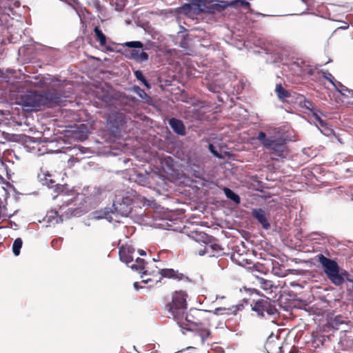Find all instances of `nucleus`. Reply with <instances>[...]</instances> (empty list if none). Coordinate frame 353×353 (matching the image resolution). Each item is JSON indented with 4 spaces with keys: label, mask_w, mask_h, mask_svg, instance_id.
<instances>
[{
    "label": "nucleus",
    "mask_w": 353,
    "mask_h": 353,
    "mask_svg": "<svg viewBox=\"0 0 353 353\" xmlns=\"http://www.w3.org/2000/svg\"><path fill=\"white\" fill-rule=\"evenodd\" d=\"M64 97L57 90L48 89L43 92L27 91L20 97V104L26 110H39L41 108L61 105Z\"/></svg>",
    "instance_id": "nucleus-1"
},
{
    "label": "nucleus",
    "mask_w": 353,
    "mask_h": 353,
    "mask_svg": "<svg viewBox=\"0 0 353 353\" xmlns=\"http://www.w3.org/2000/svg\"><path fill=\"white\" fill-rule=\"evenodd\" d=\"M176 324L181 329L183 334L188 331L197 332L202 343H204L211 334L209 329L211 323L208 312L205 310L191 308Z\"/></svg>",
    "instance_id": "nucleus-2"
},
{
    "label": "nucleus",
    "mask_w": 353,
    "mask_h": 353,
    "mask_svg": "<svg viewBox=\"0 0 353 353\" xmlns=\"http://www.w3.org/2000/svg\"><path fill=\"white\" fill-rule=\"evenodd\" d=\"M188 294L185 290H176L171 294L170 301H167L164 306V312L167 317L176 323L184 317L188 309Z\"/></svg>",
    "instance_id": "nucleus-3"
},
{
    "label": "nucleus",
    "mask_w": 353,
    "mask_h": 353,
    "mask_svg": "<svg viewBox=\"0 0 353 353\" xmlns=\"http://www.w3.org/2000/svg\"><path fill=\"white\" fill-rule=\"evenodd\" d=\"M229 6V3L225 1L217 0H196L191 4L185 5L189 12L194 14L201 13L214 14L223 11Z\"/></svg>",
    "instance_id": "nucleus-4"
},
{
    "label": "nucleus",
    "mask_w": 353,
    "mask_h": 353,
    "mask_svg": "<svg viewBox=\"0 0 353 353\" xmlns=\"http://www.w3.org/2000/svg\"><path fill=\"white\" fill-rule=\"evenodd\" d=\"M316 257L322 265L324 273L332 283L336 286L343 285L341 270L338 263L334 260L327 258L323 254H319Z\"/></svg>",
    "instance_id": "nucleus-5"
},
{
    "label": "nucleus",
    "mask_w": 353,
    "mask_h": 353,
    "mask_svg": "<svg viewBox=\"0 0 353 353\" xmlns=\"http://www.w3.org/2000/svg\"><path fill=\"white\" fill-rule=\"evenodd\" d=\"M256 139L259 140L263 147L269 150L271 154H274L277 157H283V152L286 150V140L282 137H267L266 134L260 131L258 134Z\"/></svg>",
    "instance_id": "nucleus-6"
},
{
    "label": "nucleus",
    "mask_w": 353,
    "mask_h": 353,
    "mask_svg": "<svg viewBox=\"0 0 353 353\" xmlns=\"http://www.w3.org/2000/svg\"><path fill=\"white\" fill-rule=\"evenodd\" d=\"M252 310L256 312L259 316L265 317L266 315L274 316L278 314L275 305L269 300L261 299L256 301L252 306Z\"/></svg>",
    "instance_id": "nucleus-7"
},
{
    "label": "nucleus",
    "mask_w": 353,
    "mask_h": 353,
    "mask_svg": "<svg viewBox=\"0 0 353 353\" xmlns=\"http://www.w3.org/2000/svg\"><path fill=\"white\" fill-rule=\"evenodd\" d=\"M113 206L117 212L127 216L132 210V199L129 196L123 197L121 201H115Z\"/></svg>",
    "instance_id": "nucleus-8"
},
{
    "label": "nucleus",
    "mask_w": 353,
    "mask_h": 353,
    "mask_svg": "<svg viewBox=\"0 0 353 353\" xmlns=\"http://www.w3.org/2000/svg\"><path fill=\"white\" fill-rule=\"evenodd\" d=\"M252 216L255 219L265 230L270 228V223L268 219V213L261 208H254L251 212Z\"/></svg>",
    "instance_id": "nucleus-9"
},
{
    "label": "nucleus",
    "mask_w": 353,
    "mask_h": 353,
    "mask_svg": "<svg viewBox=\"0 0 353 353\" xmlns=\"http://www.w3.org/2000/svg\"><path fill=\"white\" fill-rule=\"evenodd\" d=\"M161 277L171 279L176 281H190V279L184 274L171 268H164L159 270Z\"/></svg>",
    "instance_id": "nucleus-10"
},
{
    "label": "nucleus",
    "mask_w": 353,
    "mask_h": 353,
    "mask_svg": "<svg viewBox=\"0 0 353 353\" xmlns=\"http://www.w3.org/2000/svg\"><path fill=\"white\" fill-rule=\"evenodd\" d=\"M134 253V248L128 244L122 245L119 248V254L120 260L125 263L127 265H129L133 262Z\"/></svg>",
    "instance_id": "nucleus-11"
},
{
    "label": "nucleus",
    "mask_w": 353,
    "mask_h": 353,
    "mask_svg": "<svg viewBox=\"0 0 353 353\" xmlns=\"http://www.w3.org/2000/svg\"><path fill=\"white\" fill-rule=\"evenodd\" d=\"M38 177L43 181V183L47 185L49 188H54L55 191L57 192L63 191V187L56 183L54 176L48 172H43L41 171V173L38 174Z\"/></svg>",
    "instance_id": "nucleus-12"
},
{
    "label": "nucleus",
    "mask_w": 353,
    "mask_h": 353,
    "mask_svg": "<svg viewBox=\"0 0 353 353\" xmlns=\"http://www.w3.org/2000/svg\"><path fill=\"white\" fill-rule=\"evenodd\" d=\"M244 308L243 304L233 305L228 307H216L214 313L216 315L236 316L239 311H242Z\"/></svg>",
    "instance_id": "nucleus-13"
},
{
    "label": "nucleus",
    "mask_w": 353,
    "mask_h": 353,
    "mask_svg": "<svg viewBox=\"0 0 353 353\" xmlns=\"http://www.w3.org/2000/svg\"><path fill=\"white\" fill-rule=\"evenodd\" d=\"M265 347L268 353H283L280 339L277 336H270Z\"/></svg>",
    "instance_id": "nucleus-14"
},
{
    "label": "nucleus",
    "mask_w": 353,
    "mask_h": 353,
    "mask_svg": "<svg viewBox=\"0 0 353 353\" xmlns=\"http://www.w3.org/2000/svg\"><path fill=\"white\" fill-rule=\"evenodd\" d=\"M109 121L113 127L119 129L125 124V115L120 112H112L109 117Z\"/></svg>",
    "instance_id": "nucleus-15"
},
{
    "label": "nucleus",
    "mask_w": 353,
    "mask_h": 353,
    "mask_svg": "<svg viewBox=\"0 0 353 353\" xmlns=\"http://www.w3.org/2000/svg\"><path fill=\"white\" fill-rule=\"evenodd\" d=\"M168 123L172 130L178 135L185 136L186 134L185 126L183 122L176 118H171L168 121Z\"/></svg>",
    "instance_id": "nucleus-16"
},
{
    "label": "nucleus",
    "mask_w": 353,
    "mask_h": 353,
    "mask_svg": "<svg viewBox=\"0 0 353 353\" xmlns=\"http://www.w3.org/2000/svg\"><path fill=\"white\" fill-rule=\"evenodd\" d=\"M256 279L259 287L268 294H271L273 292V288H276V287L274 286L272 281L270 280H266L258 276H256Z\"/></svg>",
    "instance_id": "nucleus-17"
},
{
    "label": "nucleus",
    "mask_w": 353,
    "mask_h": 353,
    "mask_svg": "<svg viewBox=\"0 0 353 353\" xmlns=\"http://www.w3.org/2000/svg\"><path fill=\"white\" fill-rule=\"evenodd\" d=\"M343 284L345 283L346 290L348 294L353 293V278L350 274L344 270H341Z\"/></svg>",
    "instance_id": "nucleus-18"
},
{
    "label": "nucleus",
    "mask_w": 353,
    "mask_h": 353,
    "mask_svg": "<svg viewBox=\"0 0 353 353\" xmlns=\"http://www.w3.org/2000/svg\"><path fill=\"white\" fill-rule=\"evenodd\" d=\"M145 260L137 257L135 260V262L131 263L130 264H129L128 266L130 268H131L132 270L139 272V273H143V274H146L147 271L145 270Z\"/></svg>",
    "instance_id": "nucleus-19"
},
{
    "label": "nucleus",
    "mask_w": 353,
    "mask_h": 353,
    "mask_svg": "<svg viewBox=\"0 0 353 353\" xmlns=\"http://www.w3.org/2000/svg\"><path fill=\"white\" fill-rule=\"evenodd\" d=\"M210 250H211L212 256H219L221 254V252L223 251V248L219 244L214 243L205 246V250L202 252H200L199 254L203 255L205 253L209 252Z\"/></svg>",
    "instance_id": "nucleus-20"
},
{
    "label": "nucleus",
    "mask_w": 353,
    "mask_h": 353,
    "mask_svg": "<svg viewBox=\"0 0 353 353\" xmlns=\"http://www.w3.org/2000/svg\"><path fill=\"white\" fill-rule=\"evenodd\" d=\"M148 54L145 52H140L139 50H132L130 51V58L137 62L145 61L148 59Z\"/></svg>",
    "instance_id": "nucleus-21"
},
{
    "label": "nucleus",
    "mask_w": 353,
    "mask_h": 353,
    "mask_svg": "<svg viewBox=\"0 0 353 353\" xmlns=\"http://www.w3.org/2000/svg\"><path fill=\"white\" fill-rule=\"evenodd\" d=\"M95 39L99 42L101 46L104 47L107 43L105 35L103 33L99 26H96L94 29Z\"/></svg>",
    "instance_id": "nucleus-22"
},
{
    "label": "nucleus",
    "mask_w": 353,
    "mask_h": 353,
    "mask_svg": "<svg viewBox=\"0 0 353 353\" xmlns=\"http://www.w3.org/2000/svg\"><path fill=\"white\" fill-rule=\"evenodd\" d=\"M275 92L279 99L282 101L285 100L286 98H289L291 96L290 92L288 90H285L281 85V84L276 85Z\"/></svg>",
    "instance_id": "nucleus-23"
},
{
    "label": "nucleus",
    "mask_w": 353,
    "mask_h": 353,
    "mask_svg": "<svg viewBox=\"0 0 353 353\" xmlns=\"http://www.w3.org/2000/svg\"><path fill=\"white\" fill-rule=\"evenodd\" d=\"M132 90L139 96L143 101L148 103L151 100L150 96L145 92L143 89L141 88L139 86L134 85L132 88Z\"/></svg>",
    "instance_id": "nucleus-24"
},
{
    "label": "nucleus",
    "mask_w": 353,
    "mask_h": 353,
    "mask_svg": "<svg viewBox=\"0 0 353 353\" xmlns=\"http://www.w3.org/2000/svg\"><path fill=\"white\" fill-rule=\"evenodd\" d=\"M223 192L227 196V198L232 200L233 202H234L236 204H239L241 201L240 197L238 194H236L235 192H234L232 190H230L228 188H224Z\"/></svg>",
    "instance_id": "nucleus-25"
},
{
    "label": "nucleus",
    "mask_w": 353,
    "mask_h": 353,
    "mask_svg": "<svg viewBox=\"0 0 353 353\" xmlns=\"http://www.w3.org/2000/svg\"><path fill=\"white\" fill-rule=\"evenodd\" d=\"M23 245V241L21 238H17L12 245V252L15 256H19Z\"/></svg>",
    "instance_id": "nucleus-26"
},
{
    "label": "nucleus",
    "mask_w": 353,
    "mask_h": 353,
    "mask_svg": "<svg viewBox=\"0 0 353 353\" xmlns=\"http://www.w3.org/2000/svg\"><path fill=\"white\" fill-rule=\"evenodd\" d=\"M134 74L136 77V78L139 81H141L145 86H146L148 88L150 87L148 81L146 80L141 70L134 71Z\"/></svg>",
    "instance_id": "nucleus-27"
},
{
    "label": "nucleus",
    "mask_w": 353,
    "mask_h": 353,
    "mask_svg": "<svg viewBox=\"0 0 353 353\" xmlns=\"http://www.w3.org/2000/svg\"><path fill=\"white\" fill-rule=\"evenodd\" d=\"M229 6H234L236 4H240V6L243 8H249L250 3L246 0H235L231 2H228Z\"/></svg>",
    "instance_id": "nucleus-28"
},
{
    "label": "nucleus",
    "mask_w": 353,
    "mask_h": 353,
    "mask_svg": "<svg viewBox=\"0 0 353 353\" xmlns=\"http://www.w3.org/2000/svg\"><path fill=\"white\" fill-rule=\"evenodd\" d=\"M125 46L133 48H141L143 46V44L139 41H128L124 44Z\"/></svg>",
    "instance_id": "nucleus-29"
},
{
    "label": "nucleus",
    "mask_w": 353,
    "mask_h": 353,
    "mask_svg": "<svg viewBox=\"0 0 353 353\" xmlns=\"http://www.w3.org/2000/svg\"><path fill=\"white\" fill-rule=\"evenodd\" d=\"M102 213L103 214L101 215L98 216L99 218L105 219L108 220L110 222L112 221V214H113L112 212H110V211L105 210Z\"/></svg>",
    "instance_id": "nucleus-30"
},
{
    "label": "nucleus",
    "mask_w": 353,
    "mask_h": 353,
    "mask_svg": "<svg viewBox=\"0 0 353 353\" xmlns=\"http://www.w3.org/2000/svg\"><path fill=\"white\" fill-rule=\"evenodd\" d=\"M248 268L251 270L252 274L255 271L262 272H263L262 269L263 268V265L261 263H257L256 264H254L252 267H250Z\"/></svg>",
    "instance_id": "nucleus-31"
},
{
    "label": "nucleus",
    "mask_w": 353,
    "mask_h": 353,
    "mask_svg": "<svg viewBox=\"0 0 353 353\" xmlns=\"http://www.w3.org/2000/svg\"><path fill=\"white\" fill-rule=\"evenodd\" d=\"M343 323V321H341V316H336L334 318V319L333 320V321L331 322V326L332 327H336L337 329V326L339 325V324H342Z\"/></svg>",
    "instance_id": "nucleus-32"
},
{
    "label": "nucleus",
    "mask_w": 353,
    "mask_h": 353,
    "mask_svg": "<svg viewBox=\"0 0 353 353\" xmlns=\"http://www.w3.org/2000/svg\"><path fill=\"white\" fill-rule=\"evenodd\" d=\"M232 259H234V260H236V261L238 262V263H239L240 265H242V266H244V265H245V264H250V261H249V260H248V259H243L241 261H238L237 259H235V255H234H234H232Z\"/></svg>",
    "instance_id": "nucleus-33"
},
{
    "label": "nucleus",
    "mask_w": 353,
    "mask_h": 353,
    "mask_svg": "<svg viewBox=\"0 0 353 353\" xmlns=\"http://www.w3.org/2000/svg\"><path fill=\"white\" fill-rule=\"evenodd\" d=\"M314 73V70L313 69H309L307 70L306 74L308 76H312Z\"/></svg>",
    "instance_id": "nucleus-34"
},
{
    "label": "nucleus",
    "mask_w": 353,
    "mask_h": 353,
    "mask_svg": "<svg viewBox=\"0 0 353 353\" xmlns=\"http://www.w3.org/2000/svg\"><path fill=\"white\" fill-rule=\"evenodd\" d=\"M134 288L138 290L140 288H141V286L139 285V283L138 282H134Z\"/></svg>",
    "instance_id": "nucleus-35"
},
{
    "label": "nucleus",
    "mask_w": 353,
    "mask_h": 353,
    "mask_svg": "<svg viewBox=\"0 0 353 353\" xmlns=\"http://www.w3.org/2000/svg\"><path fill=\"white\" fill-rule=\"evenodd\" d=\"M329 76H330V77H326V79H327L329 81H330V82L334 85V82H333V81H332V74H329Z\"/></svg>",
    "instance_id": "nucleus-36"
},
{
    "label": "nucleus",
    "mask_w": 353,
    "mask_h": 353,
    "mask_svg": "<svg viewBox=\"0 0 353 353\" xmlns=\"http://www.w3.org/2000/svg\"><path fill=\"white\" fill-rule=\"evenodd\" d=\"M3 165H4V163H3V160H0V170H1L3 168Z\"/></svg>",
    "instance_id": "nucleus-37"
},
{
    "label": "nucleus",
    "mask_w": 353,
    "mask_h": 353,
    "mask_svg": "<svg viewBox=\"0 0 353 353\" xmlns=\"http://www.w3.org/2000/svg\"><path fill=\"white\" fill-rule=\"evenodd\" d=\"M319 119V122H320V124L323 126L325 123H324V121L323 120H321V119Z\"/></svg>",
    "instance_id": "nucleus-38"
},
{
    "label": "nucleus",
    "mask_w": 353,
    "mask_h": 353,
    "mask_svg": "<svg viewBox=\"0 0 353 353\" xmlns=\"http://www.w3.org/2000/svg\"><path fill=\"white\" fill-rule=\"evenodd\" d=\"M139 254H140V255H145V252L143 250H140Z\"/></svg>",
    "instance_id": "nucleus-39"
},
{
    "label": "nucleus",
    "mask_w": 353,
    "mask_h": 353,
    "mask_svg": "<svg viewBox=\"0 0 353 353\" xmlns=\"http://www.w3.org/2000/svg\"><path fill=\"white\" fill-rule=\"evenodd\" d=\"M0 160H3V155H2V152H1V150H0Z\"/></svg>",
    "instance_id": "nucleus-40"
},
{
    "label": "nucleus",
    "mask_w": 353,
    "mask_h": 353,
    "mask_svg": "<svg viewBox=\"0 0 353 353\" xmlns=\"http://www.w3.org/2000/svg\"><path fill=\"white\" fill-rule=\"evenodd\" d=\"M301 1H303V3H305V4H307L308 1H309V0H301Z\"/></svg>",
    "instance_id": "nucleus-41"
},
{
    "label": "nucleus",
    "mask_w": 353,
    "mask_h": 353,
    "mask_svg": "<svg viewBox=\"0 0 353 353\" xmlns=\"http://www.w3.org/2000/svg\"><path fill=\"white\" fill-rule=\"evenodd\" d=\"M150 281V279H147L145 280H143V281L145 282V283H148Z\"/></svg>",
    "instance_id": "nucleus-42"
},
{
    "label": "nucleus",
    "mask_w": 353,
    "mask_h": 353,
    "mask_svg": "<svg viewBox=\"0 0 353 353\" xmlns=\"http://www.w3.org/2000/svg\"><path fill=\"white\" fill-rule=\"evenodd\" d=\"M306 103L309 104L310 107L312 106V103L310 101H306Z\"/></svg>",
    "instance_id": "nucleus-43"
},
{
    "label": "nucleus",
    "mask_w": 353,
    "mask_h": 353,
    "mask_svg": "<svg viewBox=\"0 0 353 353\" xmlns=\"http://www.w3.org/2000/svg\"><path fill=\"white\" fill-rule=\"evenodd\" d=\"M212 148H213L212 145H211V144H210V150H211L212 152H214V151L212 150Z\"/></svg>",
    "instance_id": "nucleus-44"
},
{
    "label": "nucleus",
    "mask_w": 353,
    "mask_h": 353,
    "mask_svg": "<svg viewBox=\"0 0 353 353\" xmlns=\"http://www.w3.org/2000/svg\"><path fill=\"white\" fill-rule=\"evenodd\" d=\"M106 49H107L108 50H110V51H112V48H111L110 47H107V48H106Z\"/></svg>",
    "instance_id": "nucleus-45"
},
{
    "label": "nucleus",
    "mask_w": 353,
    "mask_h": 353,
    "mask_svg": "<svg viewBox=\"0 0 353 353\" xmlns=\"http://www.w3.org/2000/svg\"><path fill=\"white\" fill-rule=\"evenodd\" d=\"M305 107L308 109H310V107L309 106V104L305 105Z\"/></svg>",
    "instance_id": "nucleus-46"
},
{
    "label": "nucleus",
    "mask_w": 353,
    "mask_h": 353,
    "mask_svg": "<svg viewBox=\"0 0 353 353\" xmlns=\"http://www.w3.org/2000/svg\"><path fill=\"white\" fill-rule=\"evenodd\" d=\"M339 92H341V94H344V93L343 92V91L339 90Z\"/></svg>",
    "instance_id": "nucleus-47"
},
{
    "label": "nucleus",
    "mask_w": 353,
    "mask_h": 353,
    "mask_svg": "<svg viewBox=\"0 0 353 353\" xmlns=\"http://www.w3.org/2000/svg\"><path fill=\"white\" fill-rule=\"evenodd\" d=\"M1 217H2V214H1V213L0 212V219H1Z\"/></svg>",
    "instance_id": "nucleus-48"
},
{
    "label": "nucleus",
    "mask_w": 353,
    "mask_h": 353,
    "mask_svg": "<svg viewBox=\"0 0 353 353\" xmlns=\"http://www.w3.org/2000/svg\"><path fill=\"white\" fill-rule=\"evenodd\" d=\"M2 74V71L0 70V76Z\"/></svg>",
    "instance_id": "nucleus-49"
}]
</instances>
